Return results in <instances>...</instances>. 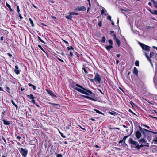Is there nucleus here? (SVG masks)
Here are the masks:
<instances>
[{"label":"nucleus","instance_id":"f257e3e1","mask_svg":"<svg viewBox=\"0 0 157 157\" xmlns=\"http://www.w3.org/2000/svg\"><path fill=\"white\" fill-rule=\"evenodd\" d=\"M73 87L74 89H75L78 92L86 95H88L89 93L90 94H92V93L91 91L87 90L84 88L82 86L78 84H76L74 85Z\"/></svg>","mask_w":157,"mask_h":157},{"label":"nucleus","instance_id":"f03ea898","mask_svg":"<svg viewBox=\"0 0 157 157\" xmlns=\"http://www.w3.org/2000/svg\"><path fill=\"white\" fill-rule=\"evenodd\" d=\"M129 143L131 144V147L135 148L138 149L139 144L137 142L134 141L132 138H130L129 139Z\"/></svg>","mask_w":157,"mask_h":157},{"label":"nucleus","instance_id":"7ed1b4c3","mask_svg":"<svg viewBox=\"0 0 157 157\" xmlns=\"http://www.w3.org/2000/svg\"><path fill=\"white\" fill-rule=\"evenodd\" d=\"M19 150L23 157H26L28 152V150L26 149L19 148Z\"/></svg>","mask_w":157,"mask_h":157},{"label":"nucleus","instance_id":"20e7f679","mask_svg":"<svg viewBox=\"0 0 157 157\" xmlns=\"http://www.w3.org/2000/svg\"><path fill=\"white\" fill-rule=\"evenodd\" d=\"M139 44L143 50L147 51H150V47L148 46L145 45L140 42L139 43Z\"/></svg>","mask_w":157,"mask_h":157},{"label":"nucleus","instance_id":"39448f33","mask_svg":"<svg viewBox=\"0 0 157 157\" xmlns=\"http://www.w3.org/2000/svg\"><path fill=\"white\" fill-rule=\"evenodd\" d=\"M94 79L96 82H98L99 83H101V76L98 73H96L95 74Z\"/></svg>","mask_w":157,"mask_h":157},{"label":"nucleus","instance_id":"423d86ee","mask_svg":"<svg viewBox=\"0 0 157 157\" xmlns=\"http://www.w3.org/2000/svg\"><path fill=\"white\" fill-rule=\"evenodd\" d=\"M75 10L76 11H85L86 10V8L85 7L83 6L81 7L77 6L75 7Z\"/></svg>","mask_w":157,"mask_h":157},{"label":"nucleus","instance_id":"0eeeda50","mask_svg":"<svg viewBox=\"0 0 157 157\" xmlns=\"http://www.w3.org/2000/svg\"><path fill=\"white\" fill-rule=\"evenodd\" d=\"M113 38L115 40L116 42L117 43L118 46L120 45L121 42L119 40L116 38L115 34H114L113 35Z\"/></svg>","mask_w":157,"mask_h":157},{"label":"nucleus","instance_id":"6e6552de","mask_svg":"<svg viewBox=\"0 0 157 157\" xmlns=\"http://www.w3.org/2000/svg\"><path fill=\"white\" fill-rule=\"evenodd\" d=\"M141 136V133L138 131H136L135 134V136L137 139L140 138Z\"/></svg>","mask_w":157,"mask_h":157},{"label":"nucleus","instance_id":"1a4fd4ad","mask_svg":"<svg viewBox=\"0 0 157 157\" xmlns=\"http://www.w3.org/2000/svg\"><path fill=\"white\" fill-rule=\"evenodd\" d=\"M46 91L48 92V93L51 96L53 97H56V95L54 94L53 92L52 91L49 90L47 89L46 90Z\"/></svg>","mask_w":157,"mask_h":157},{"label":"nucleus","instance_id":"9d476101","mask_svg":"<svg viewBox=\"0 0 157 157\" xmlns=\"http://www.w3.org/2000/svg\"><path fill=\"white\" fill-rule=\"evenodd\" d=\"M138 141L140 144H143L145 143L146 142V140L144 138H142L141 139L138 140Z\"/></svg>","mask_w":157,"mask_h":157},{"label":"nucleus","instance_id":"9b49d317","mask_svg":"<svg viewBox=\"0 0 157 157\" xmlns=\"http://www.w3.org/2000/svg\"><path fill=\"white\" fill-rule=\"evenodd\" d=\"M144 54H145V55L146 58L147 59V60L149 61H150V62L151 63L152 65V62H151V59H150V58L149 57L148 55L145 52H144Z\"/></svg>","mask_w":157,"mask_h":157},{"label":"nucleus","instance_id":"f8f14e48","mask_svg":"<svg viewBox=\"0 0 157 157\" xmlns=\"http://www.w3.org/2000/svg\"><path fill=\"white\" fill-rule=\"evenodd\" d=\"M72 14L71 12H70L69 15H67L66 16V18L67 19H68L69 20H71L72 18Z\"/></svg>","mask_w":157,"mask_h":157},{"label":"nucleus","instance_id":"ddd939ff","mask_svg":"<svg viewBox=\"0 0 157 157\" xmlns=\"http://www.w3.org/2000/svg\"><path fill=\"white\" fill-rule=\"evenodd\" d=\"M133 73L136 75L138 76V71L136 67H134Z\"/></svg>","mask_w":157,"mask_h":157},{"label":"nucleus","instance_id":"4468645a","mask_svg":"<svg viewBox=\"0 0 157 157\" xmlns=\"http://www.w3.org/2000/svg\"><path fill=\"white\" fill-rule=\"evenodd\" d=\"M4 124L6 125H9L10 124V122L9 121H6L5 120H3Z\"/></svg>","mask_w":157,"mask_h":157},{"label":"nucleus","instance_id":"2eb2a0df","mask_svg":"<svg viewBox=\"0 0 157 157\" xmlns=\"http://www.w3.org/2000/svg\"><path fill=\"white\" fill-rule=\"evenodd\" d=\"M83 96L85 98H87L90 99L91 100H93L94 101H95V100L93 98H92L90 97H88V96H84V95H83Z\"/></svg>","mask_w":157,"mask_h":157},{"label":"nucleus","instance_id":"dca6fc26","mask_svg":"<svg viewBox=\"0 0 157 157\" xmlns=\"http://www.w3.org/2000/svg\"><path fill=\"white\" fill-rule=\"evenodd\" d=\"M112 45H107L106 46V48L107 50H109L113 48Z\"/></svg>","mask_w":157,"mask_h":157},{"label":"nucleus","instance_id":"f3484780","mask_svg":"<svg viewBox=\"0 0 157 157\" xmlns=\"http://www.w3.org/2000/svg\"><path fill=\"white\" fill-rule=\"evenodd\" d=\"M150 11L152 14L157 15V11L153 10V11L150 10Z\"/></svg>","mask_w":157,"mask_h":157},{"label":"nucleus","instance_id":"a211bd4d","mask_svg":"<svg viewBox=\"0 0 157 157\" xmlns=\"http://www.w3.org/2000/svg\"><path fill=\"white\" fill-rule=\"evenodd\" d=\"M12 103L16 107V109H18V106L15 103L13 100H11Z\"/></svg>","mask_w":157,"mask_h":157},{"label":"nucleus","instance_id":"6ab92c4d","mask_svg":"<svg viewBox=\"0 0 157 157\" xmlns=\"http://www.w3.org/2000/svg\"><path fill=\"white\" fill-rule=\"evenodd\" d=\"M28 97H29V98L32 99H33L34 98V97L33 96V95L32 94H30V95H28Z\"/></svg>","mask_w":157,"mask_h":157},{"label":"nucleus","instance_id":"aec40b11","mask_svg":"<svg viewBox=\"0 0 157 157\" xmlns=\"http://www.w3.org/2000/svg\"><path fill=\"white\" fill-rule=\"evenodd\" d=\"M50 104L52 105L53 106L56 107V108H57V106H59V105L58 104L53 103H50Z\"/></svg>","mask_w":157,"mask_h":157},{"label":"nucleus","instance_id":"412c9836","mask_svg":"<svg viewBox=\"0 0 157 157\" xmlns=\"http://www.w3.org/2000/svg\"><path fill=\"white\" fill-rule=\"evenodd\" d=\"M29 20L30 21V22L32 26L33 27L34 26L33 23V21L32 20V19L31 18H29Z\"/></svg>","mask_w":157,"mask_h":157},{"label":"nucleus","instance_id":"4be33fe9","mask_svg":"<svg viewBox=\"0 0 157 157\" xmlns=\"http://www.w3.org/2000/svg\"><path fill=\"white\" fill-rule=\"evenodd\" d=\"M94 110L97 113H99V114H103V113H102V112H100V111H99V110H96V109H94Z\"/></svg>","mask_w":157,"mask_h":157},{"label":"nucleus","instance_id":"5701e85b","mask_svg":"<svg viewBox=\"0 0 157 157\" xmlns=\"http://www.w3.org/2000/svg\"><path fill=\"white\" fill-rule=\"evenodd\" d=\"M14 72H15V73L17 75L19 74L20 73L19 71L18 70H15Z\"/></svg>","mask_w":157,"mask_h":157},{"label":"nucleus","instance_id":"b1692460","mask_svg":"<svg viewBox=\"0 0 157 157\" xmlns=\"http://www.w3.org/2000/svg\"><path fill=\"white\" fill-rule=\"evenodd\" d=\"M144 130L146 132H151L152 133H154V134H156L157 133L156 132H153V131H149V130H147V129H144Z\"/></svg>","mask_w":157,"mask_h":157},{"label":"nucleus","instance_id":"393cba45","mask_svg":"<svg viewBox=\"0 0 157 157\" xmlns=\"http://www.w3.org/2000/svg\"><path fill=\"white\" fill-rule=\"evenodd\" d=\"M135 65L136 66H139V61L138 60L136 61L135 62Z\"/></svg>","mask_w":157,"mask_h":157},{"label":"nucleus","instance_id":"a878e982","mask_svg":"<svg viewBox=\"0 0 157 157\" xmlns=\"http://www.w3.org/2000/svg\"><path fill=\"white\" fill-rule=\"evenodd\" d=\"M154 52H151L150 53V58L152 57L154 55Z\"/></svg>","mask_w":157,"mask_h":157},{"label":"nucleus","instance_id":"bb28decb","mask_svg":"<svg viewBox=\"0 0 157 157\" xmlns=\"http://www.w3.org/2000/svg\"><path fill=\"white\" fill-rule=\"evenodd\" d=\"M106 40V38L105 36L103 37L102 40V42L103 43H104Z\"/></svg>","mask_w":157,"mask_h":157},{"label":"nucleus","instance_id":"cd10ccee","mask_svg":"<svg viewBox=\"0 0 157 157\" xmlns=\"http://www.w3.org/2000/svg\"><path fill=\"white\" fill-rule=\"evenodd\" d=\"M144 146V145L143 144H141L140 145H139V144L138 146V149H140V148L143 147Z\"/></svg>","mask_w":157,"mask_h":157},{"label":"nucleus","instance_id":"c85d7f7f","mask_svg":"<svg viewBox=\"0 0 157 157\" xmlns=\"http://www.w3.org/2000/svg\"><path fill=\"white\" fill-rule=\"evenodd\" d=\"M109 43L111 45H112L113 44V42L112 40H109Z\"/></svg>","mask_w":157,"mask_h":157},{"label":"nucleus","instance_id":"c756f323","mask_svg":"<svg viewBox=\"0 0 157 157\" xmlns=\"http://www.w3.org/2000/svg\"><path fill=\"white\" fill-rule=\"evenodd\" d=\"M152 2L153 3V4L156 7H157V2L154 1L153 2Z\"/></svg>","mask_w":157,"mask_h":157},{"label":"nucleus","instance_id":"7c9ffc66","mask_svg":"<svg viewBox=\"0 0 157 157\" xmlns=\"http://www.w3.org/2000/svg\"><path fill=\"white\" fill-rule=\"evenodd\" d=\"M153 141L154 144H156L157 143V137H156V139L153 140Z\"/></svg>","mask_w":157,"mask_h":157},{"label":"nucleus","instance_id":"2f4dec72","mask_svg":"<svg viewBox=\"0 0 157 157\" xmlns=\"http://www.w3.org/2000/svg\"><path fill=\"white\" fill-rule=\"evenodd\" d=\"M38 47L40 48L41 49V50H42L44 52H45V51L43 49V48H42L41 46L40 45H38Z\"/></svg>","mask_w":157,"mask_h":157},{"label":"nucleus","instance_id":"473e14b6","mask_svg":"<svg viewBox=\"0 0 157 157\" xmlns=\"http://www.w3.org/2000/svg\"><path fill=\"white\" fill-rule=\"evenodd\" d=\"M71 12V13L72 15H78V13H76L75 12Z\"/></svg>","mask_w":157,"mask_h":157},{"label":"nucleus","instance_id":"72a5a7b5","mask_svg":"<svg viewBox=\"0 0 157 157\" xmlns=\"http://www.w3.org/2000/svg\"><path fill=\"white\" fill-rule=\"evenodd\" d=\"M82 70H84V71L85 72V73H88L87 71L86 70L85 67H83L82 68Z\"/></svg>","mask_w":157,"mask_h":157},{"label":"nucleus","instance_id":"f704fd0d","mask_svg":"<svg viewBox=\"0 0 157 157\" xmlns=\"http://www.w3.org/2000/svg\"><path fill=\"white\" fill-rule=\"evenodd\" d=\"M38 38L39 40L41 42H42L43 43H45L42 40H41V38L40 37H38Z\"/></svg>","mask_w":157,"mask_h":157},{"label":"nucleus","instance_id":"c9c22d12","mask_svg":"<svg viewBox=\"0 0 157 157\" xmlns=\"http://www.w3.org/2000/svg\"><path fill=\"white\" fill-rule=\"evenodd\" d=\"M2 138L3 139V141H4V142H5V144H6L7 143V142H6V140H5V138L3 137H2Z\"/></svg>","mask_w":157,"mask_h":157},{"label":"nucleus","instance_id":"e433bc0d","mask_svg":"<svg viewBox=\"0 0 157 157\" xmlns=\"http://www.w3.org/2000/svg\"><path fill=\"white\" fill-rule=\"evenodd\" d=\"M107 19H109V20H110V21H111V16H109V15L107 17Z\"/></svg>","mask_w":157,"mask_h":157},{"label":"nucleus","instance_id":"4c0bfd02","mask_svg":"<svg viewBox=\"0 0 157 157\" xmlns=\"http://www.w3.org/2000/svg\"><path fill=\"white\" fill-rule=\"evenodd\" d=\"M105 11L103 9H102L101 11V14L102 15L104 13Z\"/></svg>","mask_w":157,"mask_h":157},{"label":"nucleus","instance_id":"58836bf2","mask_svg":"<svg viewBox=\"0 0 157 157\" xmlns=\"http://www.w3.org/2000/svg\"><path fill=\"white\" fill-rule=\"evenodd\" d=\"M110 113L111 114L113 115H114V114H115V113H115V112H110Z\"/></svg>","mask_w":157,"mask_h":157},{"label":"nucleus","instance_id":"ea45409f","mask_svg":"<svg viewBox=\"0 0 157 157\" xmlns=\"http://www.w3.org/2000/svg\"><path fill=\"white\" fill-rule=\"evenodd\" d=\"M139 130L140 132H143V129L142 128H141L140 127H139Z\"/></svg>","mask_w":157,"mask_h":157},{"label":"nucleus","instance_id":"a19ab883","mask_svg":"<svg viewBox=\"0 0 157 157\" xmlns=\"http://www.w3.org/2000/svg\"><path fill=\"white\" fill-rule=\"evenodd\" d=\"M17 11L18 12V13H19L20 10H19V6H18L17 7Z\"/></svg>","mask_w":157,"mask_h":157},{"label":"nucleus","instance_id":"79ce46f5","mask_svg":"<svg viewBox=\"0 0 157 157\" xmlns=\"http://www.w3.org/2000/svg\"><path fill=\"white\" fill-rule=\"evenodd\" d=\"M89 120H91L92 121H96V120H95V119L94 118H90Z\"/></svg>","mask_w":157,"mask_h":157},{"label":"nucleus","instance_id":"37998d69","mask_svg":"<svg viewBox=\"0 0 157 157\" xmlns=\"http://www.w3.org/2000/svg\"><path fill=\"white\" fill-rule=\"evenodd\" d=\"M101 25H102V23L100 21V22H99L98 23V25L99 26H101Z\"/></svg>","mask_w":157,"mask_h":157},{"label":"nucleus","instance_id":"c03bdc74","mask_svg":"<svg viewBox=\"0 0 157 157\" xmlns=\"http://www.w3.org/2000/svg\"><path fill=\"white\" fill-rule=\"evenodd\" d=\"M57 59L61 62H64V61L59 58L57 57Z\"/></svg>","mask_w":157,"mask_h":157},{"label":"nucleus","instance_id":"a18cd8bd","mask_svg":"<svg viewBox=\"0 0 157 157\" xmlns=\"http://www.w3.org/2000/svg\"><path fill=\"white\" fill-rule=\"evenodd\" d=\"M70 125H68L66 127V128L67 129H69L70 128Z\"/></svg>","mask_w":157,"mask_h":157},{"label":"nucleus","instance_id":"49530a36","mask_svg":"<svg viewBox=\"0 0 157 157\" xmlns=\"http://www.w3.org/2000/svg\"><path fill=\"white\" fill-rule=\"evenodd\" d=\"M32 86L33 90H35L36 89V87L34 85H33Z\"/></svg>","mask_w":157,"mask_h":157},{"label":"nucleus","instance_id":"de8ad7c7","mask_svg":"<svg viewBox=\"0 0 157 157\" xmlns=\"http://www.w3.org/2000/svg\"><path fill=\"white\" fill-rule=\"evenodd\" d=\"M7 55H8V56L10 57H11L12 56V55L10 54V53H7Z\"/></svg>","mask_w":157,"mask_h":157},{"label":"nucleus","instance_id":"09e8293b","mask_svg":"<svg viewBox=\"0 0 157 157\" xmlns=\"http://www.w3.org/2000/svg\"><path fill=\"white\" fill-rule=\"evenodd\" d=\"M15 68H16V69H17V70H18V66L17 65H16L15 66Z\"/></svg>","mask_w":157,"mask_h":157},{"label":"nucleus","instance_id":"8fccbe9b","mask_svg":"<svg viewBox=\"0 0 157 157\" xmlns=\"http://www.w3.org/2000/svg\"><path fill=\"white\" fill-rule=\"evenodd\" d=\"M152 48H153L157 50V47H155V46H152ZM156 55L157 56V54H156Z\"/></svg>","mask_w":157,"mask_h":157},{"label":"nucleus","instance_id":"3c124183","mask_svg":"<svg viewBox=\"0 0 157 157\" xmlns=\"http://www.w3.org/2000/svg\"><path fill=\"white\" fill-rule=\"evenodd\" d=\"M146 128H150V127L149 126H147L146 125H143Z\"/></svg>","mask_w":157,"mask_h":157},{"label":"nucleus","instance_id":"603ef678","mask_svg":"<svg viewBox=\"0 0 157 157\" xmlns=\"http://www.w3.org/2000/svg\"><path fill=\"white\" fill-rule=\"evenodd\" d=\"M70 55L71 56H73V53L71 52H70Z\"/></svg>","mask_w":157,"mask_h":157},{"label":"nucleus","instance_id":"864d4df0","mask_svg":"<svg viewBox=\"0 0 157 157\" xmlns=\"http://www.w3.org/2000/svg\"><path fill=\"white\" fill-rule=\"evenodd\" d=\"M6 6L7 7H8L9 8L10 7V6L8 3H6Z\"/></svg>","mask_w":157,"mask_h":157},{"label":"nucleus","instance_id":"5fc2aeb1","mask_svg":"<svg viewBox=\"0 0 157 157\" xmlns=\"http://www.w3.org/2000/svg\"><path fill=\"white\" fill-rule=\"evenodd\" d=\"M126 136L124 137L123 138V140H122V141H125V140H126Z\"/></svg>","mask_w":157,"mask_h":157},{"label":"nucleus","instance_id":"6e6d98bb","mask_svg":"<svg viewBox=\"0 0 157 157\" xmlns=\"http://www.w3.org/2000/svg\"><path fill=\"white\" fill-rule=\"evenodd\" d=\"M90 80L91 82H94V79H90Z\"/></svg>","mask_w":157,"mask_h":157},{"label":"nucleus","instance_id":"4d7b16f0","mask_svg":"<svg viewBox=\"0 0 157 157\" xmlns=\"http://www.w3.org/2000/svg\"><path fill=\"white\" fill-rule=\"evenodd\" d=\"M149 116H150V117H151L152 118H154L155 119H157V117H153V116H152L151 115H150Z\"/></svg>","mask_w":157,"mask_h":157},{"label":"nucleus","instance_id":"13d9d810","mask_svg":"<svg viewBox=\"0 0 157 157\" xmlns=\"http://www.w3.org/2000/svg\"><path fill=\"white\" fill-rule=\"evenodd\" d=\"M31 102H32V103H35V100H34V99H32V100L31 101Z\"/></svg>","mask_w":157,"mask_h":157},{"label":"nucleus","instance_id":"bf43d9fd","mask_svg":"<svg viewBox=\"0 0 157 157\" xmlns=\"http://www.w3.org/2000/svg\"><path fill=\"white\" fill-rule=\"evenodd\" d=\"M62 156V155L60 154L58 155L57 156V157H61Z\"/></svg>","mask_w":157,"mask_h":157},{"label":"nucleus","instance_id":"052dcab7","mask_svg":"<svg viewBox=\"0 0 157 157\" xmlns=\"http://www.w3.org/2000/svg\"><path fill=\"white\" fill-rule=\"evenodd\" d=\"M19 17L21 19H22L23 18V17H22V16L21 14L20 15Z\"/></svg>","mask_w":157,"mask_h":157},{"label":"nucleus","instance_id":"680f3d73","mask_svg":"<svg viewBox=\"0 0 157 157\" xmlns=\"http://www.w3.org/2000/svg\"><path fill=\"white\" fill-rule=\"evenodd\" d=\"M116 64L117 65L119 63V60H116Z\"/></svg>","mask_w":157,"mask_h":157},{"label":"nucleus","instance_id":"e2e57ef3","mask_svg":"<svg viewBox=\"0 0 157 157\" xmlns=\"http://www.w3.org/2000/svg\"><path fill=\"white\" fill-rule=\"evenodd\" d=\"M3 40V37L2 36L1 38V40L2 41Z\"/></svg>","mask_w":157,"mask_h":157},{"label":"nucleus","instance_id":"0e129e2a","mask_svg":"<svg viewBox=\"0 0 157 157\" xmlns=\"http://www.w3.org/2000/svg\"><path fill=\"white\" fill-rule=\"evenodd\" d=\"M131 104L132 105V106L133 107V105H134L135 104L134 103H133V102H132V103H131Z\"/></svg>","mask_w":157,"mask_h":157},{"label":"nucleus","instance_id":"69168bd1","mask_svg":"<svg viewBox=\"0 0 157 157\" xmlns=\"http://www.w3.org/2000/svg\"><path fill=\"white\" fill-rule=\"evenodd\" d=\"M25 90L24 88H21V90L22 91H23Z\"/></svg>","mask_w":157,"mask_h":157},{"label":"nucleus","instance_id":"338daca9","mask_svg":"<svg viewBox=\"0 0 157 157\" xmlns=\"http://www.w3.org/2000/svg\"><path fill=\"white\" fill-rule=\"evenodd\" d=\"M17 138H18V139H21V137H20L19 136H18L17 137Z\"/></svg>","mask_w":157,"mask_h":157},{"label":"nucleus","instance_id":"774afa93","mask_svg":"<svg viewBox=\"0 0 157 157\" xmlns=\"http://www.w3.org/2000/svg\"><path fill=\"white\" fill-rule=\"evenodd\" d=\"M117 56L118 57H119L120 56V55L119 54H117Z\"/></svg>","mask_w":157,"mask_h":157}]
</instances>
